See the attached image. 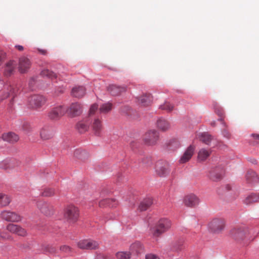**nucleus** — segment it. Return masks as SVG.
I'll return each instance as SVG.
<instances>
[{
	"mask_svg": "<svg viewBox=\"0 0 259 259\" xmlns=\"http://www.w3.org/2000/svg\"><path fill=\"white\" fill-rule=\"evenodd\" d=\"M55 135L53 129L49 126H44L39 131V136L42 141L52 139Z\"/></svg>",
	"mask_w": 259,
	"mask_h": 259,
	"instance_id": "11",
	"label": "nucleus"
},
{
	"mask_svg": "<svg viewBox=\"0 0 259 259\" xmlns=\"http://www.w3.org/2000/svg\"><path fill=\"white\" fill-rule=\"evenodd\" d=\"M60 250L62 252H63L64 253H68V254L72 253L73 250V249L71 247L66 245L61 246L60 247Z\"/></svg>",
	"mask_w": 259,
	"mask_h": 259,
	"instance_id": "42",
	"label": "nucleus"
},
{
	"mask_svg": "<svg viewBox=\"0 0 259 259\" xmlns=\"http://www.w3.org/2000/svg\"><path fill=\"white\" fill-rule=\"evenodd\" d=\"M77 246L81 249H96L99 247V243L93 240L84 239L77 243Z\"/></svg>",
	"mask_w": 259,
	"mask_h": 259,
	"instance_id": "9",
	"label": "nucleus"
},
{
	"mask_svg": "<svg viewBox=\"0 0 259 259\" xmlns=\"http://www.w3.org/2000/svg\"><path fill=\"white\" fill-rule=\"evenodd\" d=\"M142 163L143 164L149 166L152 163V159L150 157H146L143 158L142 160Z\"/></svg>",
	"mask_w": 259,
	"mask_h": 259,
	"instance_id": "46",
	"label": "nucleus"
},
{
	"mask_svg": "<svg viewBox=\"0 0 259 259\" xmlns=\"http://www.w3.org/2000/svg\"><path fill=\"white\" fill-rule=\"evenodd\" d=\"M252 136L255 139L259 140V135L258 134H252Z\"/></svg>",
	"mask_w": 259,
	"mask_h": 259,
	"instance_id": "57",
	"label": "nucleus"
},
{
	"mask_svg": "<svg viewBox=\"0 0 259 259\" xmlns=\"http://www.w3.org/2000/svg\"><path fill=\"white\" fill-rule=\"evenodd\" d=\"M223 175V171L218 172L217 170H214L210 172L209 177L210 179L214 181L221 180Z\"/></svg>",
	"mask_w": 259,
	"mask_h": 259,
	"instance_id": "32",
	"label": "nucleus"
},
{
	"mask_svg": "<svg viewBox=\"0 0 259 259\" xmlns=\"http://www.w3.org/2000/svg\"><path fill=\"white\" fill-rule=\"evenodd\" d=\"M7 229L12 233L16 234L21 236H26L27 235L26 231L20 226L13 224H9L7 226Z\"/></svg>",
	"mask_w": 259,
	"mask_h": 259,
	"instance_id": "15",
	"label": "nucleus"
},
{
	"mask_svg": "<svg viewBox=\"0 0 259 259\" xmlns=\"http://www.w3.org/2000/svg\"><path fill=\"white\" fill-rule=\"evenodd\" d=\"M144 141L147 145H155L159 139V133L155 130H150L144 136Z\"/></svg>",
	"mask_w": 259,
	"mask_h": 259,
	"instance_id": "8",
	"label": "nucleus"
},
{
	"mask_svg": "<svg viewBox=\"0 0 259 259\" xmlns=\"http://www.w3.org/2000/svg\"><path fill=\"white\" fill-rule=\"evenodd\" d=\"M0 238H2L4 239H10L11 236L10 235L7 234L6 233H1L0 232Z\"/></svg>",
	"mask_w": 259,
	"mask_h": 259,
	"instance_id": "49",
	"label": "nucleus"
},
{
	"mask_svg": "<svg viewBox=\"0 0 259 259\" xmlns=\"http://www.w3.org/2000/svg\"><path fill=\"white\" fill-rule=\"evenodd\" d=\"M41 75L43 76H47L51 79H56L57 77V75L52 71L49 69H44L41 71Z\"/></svg>",
	"mask_w": 259,
	"mask_h": 259,
	"instance_id": "37",
	"label": "nucleus"
},
{
	"mask_svg": "<svg viewBox=\"0 0 259 259\" xmlns=\"http://www.w3.org/2000/svg\"><path fill=\"white\" fill-rule=\"evenodd\" d=\"M79 215V209L74 205H68L64 209V218L69 223H75L78 220Z\"/></svg>",
	"mask_w": 259,
	"mask_h": 259,
	"instance_id": "4",
	"label": "nucleus"
},
{
	"mask_svg": "<svg viewBox=\"0 0 259 259\" xmlns=\"http://www.w3.org/2000/svg\"><path fill=\"white\" fill-rule=\"evenodd\" d=\"M91 127L96 136H99L101 135L103 126L102 121L100 119L94 118L92 122Z\"/></svg>",
	"mask_w": 259,
	"mask_h": 259,
	"instance_id": "18",
	"label": "nucleus"
},
{
	"mask_svg": "<svg viewBox=\"0 0 259 259\" xmlns=\"http://www.w3.org/2000/svg\"><path fill=\"white\" fill-rule=\"evenodd\" d=\"M195 149V147L194 145H190L181 157L179 162L183 164L189 161L194 153Z\"/></svg>",
	"mask_w": 259,
	"mask_h": 259,
	"instance_id": "14",
	"label": "nucleus"
},
{
	"mask_svg": "<svg viewBox=\"0 0 259 259\" xmlns=\"http://www.w3.org/2000/svg\"><path fill=\"white\" fill-rule=\"evenodd\" d=\"M225 223L223 219L215 218L211 220L208 225V228L210 232L213 233H220L225 228Z\"/></svg>",
	"mask_w": 259,
	"mask_h": 259,
	"instance_id": "5",
	"label": "nucleus"
},
{
	"mask_svg": "<svg viewBox=\"0 0 259 259\" xmlns=\"http://www.w3.org/2000/svg\"><path fill=\"white\" fill-rule=\"evenodd\" d=\"M1 217L3 220L8 222H18L21 220V217L15 212L4 210L1 213Z\"/></svg>",
	"mask_w": 259,
	"mask_h": 259,
	"instance_id": "10",
	"label": "nucleus"
},
{
	"mask_svg": "<svg viewBox=\"0 0 259 259\" xmlns=\"http://www.w3.org/2000/svg\"><path fill=\"white\" fill-rule=\"evenodd\" d=\"M214 111L220 117V118L219 119V120L222 121V123L224 126H226L225 122L223 121V118L224 117V112L222 108L219 106L218 105H216L214 106Z\"/></svg>",
	"mask_w": 259,
	"mask_h": 259,
	"instance_id": "34",
	"label": "nucleus"
},
{
	"mask_svg": "<svg viewBox=\"0 0 259 259\" xmlns=\"http://www.w3.org/2000/svg\"><path fill=\"white\" fill-rule=\"evenodd\" d=\"M55 191L53 188H45L41 193V195L44 197H51L54 195Z\"/></svg>",
	"mask_w": 259,
	"mask_h": 259,
	"instance_id": "40",
	"label": "nucleus"
},
{
	"mask_svg": "<svg viewBox=\"0 0 259 259\" xmlns=\"http://www.w3.org/2000/svg\"><path fill=\"white\" fill-rule=\"evenodd\" d=\"M64 92V90L62 88H59L58 90L55 92V95L56 96H59L60 94H62Z\"/></svg>",
	"mask_w": 259,
	"mask_h": 259,
	"instance_id": "54",
	"label": "nucleus"
},
{
	"mask_svg": "<svg viewBox=\"0 0 259 259\" xmlns=\"http://www.w3.org/2000/svg\"><path fill=\"white\" fill-rule=\"evenodd\" d=\"M160 108L169 112L173 110L174 106L169 102H165L163 104L160 106Z\"/></svg>",
	"mask_w": 259,
	"mask_h": 259,
	"instance_id": "41",
	"label": "nucleus"
},
{
	"mask_svg": "<svg viewBox=\"0 0 259 259\" xmlns=\"http://www.w3.org/2000/svg\"><path fill=\"white\" fill-rule=\"evenodd\" d=\"M98 108V106L96 104H93L90 109L89 110V115L91 116L92 115L94 114L95 112L97 111V110Z\"/></svg>",
	"mask_w": 259,
	"mask_h": 259,
	"instance_id": "45",
	"label": "nucleus"
},
{
	"mask_svg": "<svg viewBox=\"0 0 259 259\" xmlns=\"http://www.w3.org/2000/svg\"><path fill=\"white\" fill-rule=\"evenodd\" d=\"M74 155L75 157L81 161H85L89 157L88 153L84 150L79 149L76 150L74 152Z\"/></svg>",
	"mask_w": 259,
	"mask_h": 259,
	"instance_id": "31",
	"label": "nucleus"
},
{
	"mask_svg": "<svg viewBox=\"0 0 259 259\" xmlns=\"http://www.w3.org/2000/svg\"><path fill=\"white\" fill-rule=\"evenodd\" d=\"M222 134L224 137H225L228 139L231 138V134L227 130H223Z\"/></svg>",
	"mask_w": 259,
	"mask_h": 259,
	"instance_id": "51",
	"label": "nucleus"
},
{
	"mask_svg": "<svg viewBox=\"0 0 259 259\" xmlns=\"http://www.w3.org/2000/svg\"><path fill=\"white\" fill-rule=\"evenodd\" d=\"M183 248V241H180L176 242L174 245V249L176 251H179Z\"/></svg>",
	"mask_w": 259,
	"mask_h": 259,
	"instance_id": "43",
	"label": "nucleus"
},
{
	"mask_svg": "<svg viewBox=\"0 0 259 259\" xmlns=\"http://www.w3.org/2000/svg\"><path fill=\"white\" fill-rule=\"evenodd\" d=\"M95 259H107V257L103 254H98L96 255Z\"/></svg>",
	"mask_w": 259,
	"mask_h": 259,
	"instance_id": "52",
	"label": "nucleus"
},
{
	"mask_svg": "<svg viewBox=\"0 0 259 259\" xmlns=\"http://www.w3.org/2000/svg\"><path fill=\"white\" fill-rule=\"evenodd\" d=\"M37 207L41 213L46 216L50 217L54 214V206L51 203L44 201H39L37 202Z\"/></svg>",
	"mask_w": 259,
	"mask_h": 259,
	"instance_id": "7",
	"label": "nucleus"
},
{
	"mask_svg": "<svg viewBox=\"0 0 259 259\" xmlns=\"http://www.w3.org/2000/svg\"><path fill=\"white\" fill-rule=\"evenodd\" d=\"M66 111L68 115L71 117L79 116L82 113V106L79 103H72Z\"/></svg>",
	"mask_w": 259,
	"mask_h": 259,
	"instance_id": "12",
	"label": "nucleus"
},
{
	"mask_svg": "<svg viewBox=\"0 0 259 259\" xmlns=\"http://www.w3.org/2000/svg\"><path fill=\"white\" fill-rule=\"evenodd\" d=\"M47 99L40 95H33L29 97L27 101L28 107L32 109L37 110L42 107Z\"/></svg>",
	"mask_w": 259,
	"mask_h": 259,
	"instance_id": "3",
	"label": "nucleus"
},
{
	"mask_svg": "<svg viewBox=\"0 0 259 259\" xmlns=\"http://www.w3.org/2000/svg\"><path fill=\"white\" fill-rule=\"evenodd\" d=\"M131 253L127 251H119L116 253V256L118 259H130Z\"/></svg>",
	"mask_w": 259,
	"mask_h": 259,
	"instance_id": "39",
	"label": "nucleus"
},
{
	"mask_svg": "<svg viewBox=\"0 0 259 259\" xmlns=\"http://www.w3.org/2000/svg\"><path fill=\"white\" fill-rule=\"evenodd\" d=\"M2 138L4 141L10 143L16 142L19 140V136L12 132L4 134Z\"/></svg>",
	"mask_w": 259,
	"mask_h": 259,
	"instance_id": "24",
	"label": "nucleus"
},
{
	"mask_svg": "<svg viewBox=\"0 0 259 259\" xmlns=\"http://www.w3.org/2000/svg\"><path fill=\"white\" fill-rule=\"evenodd\" d=\"M130 250L132 253H140L143 251V245L139 241L135 242L131 245Z\"/></svg>",
	"mask_w": 259,
	"mask_h": 259,
	"instance_id": "27",
	"label": "nucleus"
},
{
	"mask_svg": "<svg viewBox=\"0 0 259 259\" xmlns=\"http://www.w3.org/2000/svg\"><path fill=\"white\" fill-rule=\"evenodd\" d=\"M16 91H17V90L16 88H11L9 95L14 96V95L16 94Z\"/></svg>",
	"mask_w": 259,
	"mask_h": 259,
	"instance_id": "53",
	"label": "nucleus"
},
{
	"mask_svg": "<svg viewBox=\"0 0 259 259\" xmlns=\"http://www.w3.org/2000/svg\"><path fill=\"white\" fill-rule=\"evenodd\" d=\"M6 57V53L3 51H0V66L5 61Z\"/></svg>",
	"mask_w": 259,
	"mask_h": 259,
	"instance_id": "48",
	"label": "nucleus"
},
{
	"mask_svg": "<svg viewBox=\"0 0 259 259\" xmlns=\"http://www.w3.org/2000/svg\"><path fill=\"white\" fill-rule=\"evenodd\" d=\"M215 121H212L211 122V125L212 126H215Z\"/></svg>",
	"mask_w": 259,
	"mask_h": 259,
	"instance_id": "59",
	"label": "nucleus"
},
{
	"mask_svg": "<svg viewBox=\"0 0 259 259\" xmlns=\"http://www.w3.org/2000/svg\"><path fill=\"white\" fill-rule=\"evenodd\" d=\"M15 48L20 51H22L24 49L23 47L20 45H16Z\"/></svg>",
	"mask_w": 259,
	"mask_h": 259,
	"instance_id": "55",
	"label": "nucleus"
},
{
	"mask_svg": "<svg viewBox=\"0 0 259 259\" xmlns=\"http://www.w3.org/2000/svg\"><path fill=\"white\" fill-rule=\"evenodd\" d=\"M16 66V63L13 60H10L7 62L4 68V75L6 76H10L13 74Z\"/></svg>",
	"mask_w": 259,
	"mask_h": 259,
	"instance_id": "20",
	"label": "nucleus"
},
{
	"mask_svg": "<svg viewBox=\"0 0 259 259\" xmlns=\"http://www.w3.org/2000/svg\"><path fill=\"white\" fill-rule=\"evenodd\" d=\"M38 51L40 53H41L42 55H46L47 54V51L45 50H38Z\"/></svg>",
	"mask_w": 259,
	"mask_h": 259,
	"instance_id": "56",
	"label": "nucleus"
},
{
	"mask_svg": "<svg viewBox=\"0 0 259 259\" xmlns=\"http://www.w3.org/2000/svg\"><path fill=\"white\" fill-rule=\"evenodd\" d=\"M146 259H160V258L155 254L150 253L146 255Z\"/></svg>",
	"mask_w": 259,
	"mask_h": 259,
	"instance_id": "50",
	"label": "nucleus"
},
{
	"mask_svg": "<svg viewBox=\"0 0 259 259\" xmlns=\"http://www.w3.org/2000/svg\"><path fill=\"white\" fill-rule=\"evenodd\" d=\"M45 250L50 253H53L56 252V248L51 245H47L45 247Z\"/></svg>",
	"mask_w": 259,
	"mask_h": 259,
	"instance_id": "47",
	"label": "nucleus"
},
{
	"mask_svg": "<svg viewBox=\"0 0 259 259\" xmlns=\"http://www.w3.org/2000/svg\"><path fill=\"white\" fill-rule=\"evenodd\" d=\"M153 100V97L150 94H144L138 98V101L142 106H146L150 105Z\"/></svg>",
	"mask_w": 259,
	"mask_h": 259,
	"instance_id": "23",
	"label": "nucleus"
},
{
	"mask_svg": "<svg viewBox=\"0 0 259 259\" xmlns=\"http://www.w3.org/2000/svg\"><path fill=\"white\" fill-rule=\"evenodd\" d=\"M211 153L210 149H206L205 148L200 149L197 155V159L199 162L204 161L210 156Z\"/></svg>",
	"mask_w": 259,
	"mask_h": 259,
	"instance_id": "21",
	"label": "nucleus"
},
{
	"mask_svg": "<svg viewBox=\"0 0 259 259\" xmlns=\"http://www.w3.org/2000/svg\"><path fill=\"white\" fill-rule=\"evenodd\" d=\"M246 180L248 183H256L259 178L253 170H248L246 175Z\"/></svg>",
	"mask_w": 259,
	"mask_h": 259,
	"instance_id": "26",
	"label": "nucleus"
},
{
	"mask_svg": "<svg viewBox=\"0 0 259 259\" xmlns=\"http://www.w3.org/2000/svg\"><path fill=\"white\" fill-rule=\"evenodd\" d=\"M107 91L112 96H118L125 92L126 88L115 84H110L107 87Z\"/></svg>",
	"mask_w": 259,
	"mask_h": 259,
	"instance_id": "19",
	"label": "nucleus"
},
{
	"mask_svg": "<svg viewBox=\"0 0 259 259\" xmlns=\"http://www.w3.org/2000/svg\"><path fill=\"white\" fill-rule=\"evenodd\" d=\"M30 60L26 57H23L19 59L18 70L21 73H25L28 71L31 66Z\"/></svg>",
	"mask_w": 259,
	"mask_h": 259,
	"instance_id": "17",
	"label": "nucleus"
},
{
	"mask_svg": "<svg viewBox=\"0 0 259 259\" xmlns=\"http://www.w3.org/2000/svg\"><path fill=\"white\" fill-rule=\"evenodd\" d=\"M112 105L110 103H107L102 105L100 107V112L102 113H106L111 110Z\"/></svg>",
	"mask_w": 259,
	"mask_h": 259,
	"instance_id": "38",
	"label": "nucleus"
},
{
	"mask_svg": "<svg viewBox=\"0 0 259 259\" xmlns=\"http://www.w3.org/2000/svg\"><path fill=\"white\" fill-rule=\"evenodd\" d=\"M199 140L203 143L208 145L212 140L211 136L206 133H201L199 136Z\"/></svg>",
	"mask_w": 259,
	"mask_h": 259,
	"instance_id": "33",
	"label": "nucleus"
},
{
	"mask_svg": "<svg viewBox=\"0 0 259 259\" xmlns=\"http://www.w3.org/2000/svg\"><path fill=\"white\" fill-rule=\"evenodd\" d=\"M65 109L63 106L58 105L52 108L48 112V117L51 120H58L64 116Z\"/></svg>",
	"mask_w": 259,
	"mask_h": 259,
	"instance_id": "6",
	"label": "nucleus"
},
{
	"mask_svg": "<svg viewBox=\"0 0 259 259\" xmlns=\"http://www.w3.org/2000/svg\"><path fill=\"white\" fill-rule=\"evenodd\" d=\"M258 201H259V194H252L245 199L244 202L245 203L248 204Z\"/></svg>",
	"mask_w": 259,
	"mask_h": 259,
	"instance_id": "35",
	"label": "nucleus"
},
{
	"mask_svg": "<svg viewBox=\"0 0 259 259\" xmlns=\"http://www.w3.org/2000/svg\"><path fill=\"white\" fill-rule=\"evenodd\" d=\"M157 126L160 130L164 131L169 128L170 124L167 120L160 118L157 121Z\"/></svg>",
	"mask_w": 259,
	"mask_h": 259,
	"instance_id": "29",
	"label": "nucleus"
},
{
	"mask_svg": "<svg viewBox=\"0 0 259 259\" xmlns=\"http://www.w3.org/2000/svg\"><path fill=\"white\" fill-rule=\"evenodd\" d=\"M71 93L74 97L81 98L85 95V89L82 86L75 87L72 89Z\"/></svg>",
	"mask_w": 259,
	"mask_h": 259,
	"instance_id": "25",
	"label": "nucleus"
},
{
	"mask_svg": "<svg viewBox=\"0 0 259 259\" xmlns=\"http://www.w3.org/2000/svg\"><path fill=\"white\" fill-rule=\"evenodd\" d=\"M171 221L167 218L160 219L155 226L151 227L150 232L155 237H158L167 231L171 227Z\"/></svg>",
	"mask_w": 259,
	"mask_h": 259,
	"instance_id": "2",
	"label": "nucleus"
},
{
	"mask_svg": "<svg viewBox=\"0 0 259 259\" xmlns=\"http://www.w3.org/2000/svg\"><path fill=\"white\" fill-rule=\"evenodd\" d=\"M183 202L185 205L190 207H193L199 204L200 200L195 194H190L185 196Z\"/></svg>",
	"mask_w": 259,
	"mask_h": 259,
	"instance_id": "13",
	"label": "nucleus"
},
{
	"mask_svg": "<svg viewBox=\"0 0 259 259\" xmlns=\"http://www.w3.org/2000/svg\"><path fill=\"white\" fill-rule=\"evenodd\" d=\"M89 128V124L84 120H81L77 122L76 128L80 133H83L87 131Z\"/></svg>",
	"mask_w": 259,
	"mask_h": 259,
	"instance_id": "30",
	"label": "nucleus"
},
{
	"mask_svg": "<svg viewBox=\"0 0 259 259\" xmlns=\"http://www.w3.org/2000/svg\"><path fill=\"white\" fill-rule=\"evenodd\" d=\"M168 146H169V150H175L179 147L180 144L178 141H174L173 142H171L169 144Z\"/></svg>",
	"mask_w": 259,
	"mask_h": 259,
	"instance_id": "44",
	"label": "nucleus"
},
{
	"mask_svg": "<svg viewBox=\"0 0 259 259\" xmlns=\"http://www.w3.org/2000/svg\"><path fill=\"white\" fill-rule=\"evenodd\" d=\"M117 204V202L114 199H105L99 202V206L104 207L107 206L115 207Z\"/></svg>",
	"mask_w": 259,
	"mask_h": 259,
	"instance_id": "28",
	"label": "nucleus"
},
{
	"mask_svg": "<svg viewBox=\"0 0 259 259\" xmlns=\"http://www.w3.org/2000/svg\"><path fill=\"white\" fill-rule=\"evenodd\" d=\"M232 237L238 243L247 245L253 240L247 228H235L231 231Z\"/></svg>",
	"mask_w": 259,
	"mask_h": 259,
	"instance_id": "1",
	"label": "nucleus"
},
{
	"mask_svg": "<svg viewBox=\"0 0 259 259\" xmlns=\"http://www.w3.org/2000/svg\"><path fill=\"white\" fill-rule=\"evenodd\" d=\"M226 189L227 190H228V191H229V190H231V186H230V185H227V186H226Z\"/></svg>",
	"mask_w": 259,
	"mask_h": 259,
	"instance_id": "58",
	"label": "nucleus"
},
{
	"mask_svg": "<svg viewBox=\"0 0 259 259\" xmlns=\"http://www.w3.org/2000/svg\"><path fill=\"white\" fill-rule=\"evenodd\" d=\"M153 204V199L151 198H146L142 200L138 205V210L143 211L149 208Z\"/></svg>",
	"mask_w": 259,
	"mask_h": 259,
	"instance_id": "22",
	"label": "nucleus"
},
{
	"mask_svg": "<svg viewBox=\"0 0 259 259\" xmlns=\"http://www.w3.org/2000/svg\"><path fill=\"white\" fill-rule=\"evenodd\" d=\"M11 200L8 196L0 193V207L8 205L10 203Z\"/></svg>",
	"mask_w": 259,
	"mask_h": 259,
	"instance_id": "36",
	"label": "nucleus"
},
{
	"mask_svg": "<svg viewBox=\"0 0 259 259\" xmlns=\"http://www.w3.org/2000/svg\"><path fill=\"white\" fill-rule=\"evenodd\" d=\"M156 172L160 177H166L170 172L168 164L167 162L158 163L156 165Z\"/></svg>",
	"mask_w": 259,
	"mask_h": 259,
	"instance_id": "16",
	"label": "nucleus"
}]
</instances>
